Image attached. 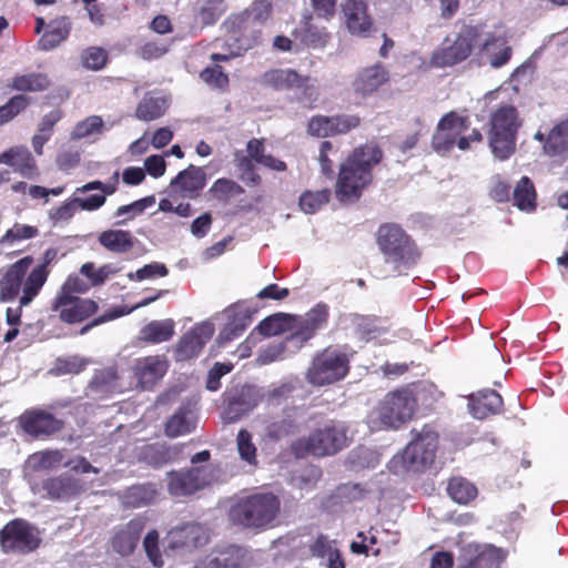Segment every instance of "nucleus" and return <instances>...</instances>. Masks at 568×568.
Returning <instances> with one entry per match:
<instances>
[{
    "instance_id": "nucleus-1",
    "label": "nucleus",
    "mask_w": 568,
    "mask_h": 568,
    "mask_svg": "<svg viewBox=\"0 0 568 568\" xmlns=\"http://www.w3.org/2000/svg\"><path fill=\"white\" fill-rule=\"evenodd\" d=\"M382 151L374 144L357 148L341 164L335 195L342 203H354L372 183L373 168L381 161Z\"/></svg>"
},
{
    "instance_id": "nucleus-2",
    "label": "nucleus",
    "mask_w": 568,
    "mask_h": 568,
    "mask_svg": "<svg viewBox=\"0 0 568 568\" xmlns=\"http://www.w3.org/2000/svg\"><path fill=\"white\" fill-rule=\"evenodd\" d=\"M521 125L519 112L511 104H500L490 113L487 139L496 159L507 160L515 152L517 132Z\"/></svg>"
},
{
    "instance_id": "nucleus-3",
    "label": "nucleus",
    "mask_w": 568,
    "mask_h": 568,
    "mask_svg": "<svg viewBox=\"0 0 568 568\" xmlns=\"http://www.w3.org/2000/svg\"><path fill=\"white\" fill-rule=\"evenodd\" d=\"M280 500L273 494H255L239 499L230 509V519L244 528L268 526L280 513Z\"/></svg>"
},
{
    "instance_id": "nucleus-4",
    "label": "nucleus",
    "mask_w": 568,
    "mask_h": 568,
    "mask_svg": "<svg viewBox=\"0 0 568 568\" xmlns=\"http://www.w3.org/2000/svg\"><path fill=\"white\" fill-rule=\"evenodd\" d=\"M469 129V119L457 112L446 113L438 122L433 135V148L436 152L446 154L456 144L459 150L466 151L474 142H480L481 133L474 129L470 134L464 133Z\"/></svg>"
},
{
    "instance_id": "nucleus-5",
    "label": "nucleus",
    "mask_w": 568,
    "mask_h": 568,
    "mask_svg": "<svg viewBox=\"0 0 568 568\" xmlns=\"http://www.w3.org/2000/svg\"><path fill=\"white\" fill-rule=\"evenodd\" d=\"M348 437L344 424L329 422L313 430L308 436L298 438L293 449L298 457L305 455L326 456L347 446Z\"/></svg>"
},
{
    "instance_id": "nucleus-6",
    "label": "nucleus",
    "mask_w": 568,
    "mask_h": 568,
    "mask_svg": "<svg viewBox=\"0 0 568 568\" xmlns=\"http://www.w3.org/2000/svg\"><path fill=\"white\" fill-rule=\"evenodd\" d=\"M349 354L338 347H327L316 354L306 372L313 386H325L339 382L349 371Z\"/></svg>"
},
{
    "instance_id": "nucleus-7",
    "label": "nucleus",
    "mask_w": 568,
    "mask_h": 568,
    "mask_svg": "<svg viewBox=\"0 0 568 568\" xmlns=\"http://www.w3.org/2000/svg\"><path fill=\"white\" fill-rule=\"evenodd\" d=\"M437 442L438 436L435 432L424 429L407 444L400 455L393 458L390 468L395 473L424 470L435 459Z\"/></svg>"
},
{
    "instance_id": "nucleus-8",
    "label": "nucleus",
    "mask_w": 568,
    "mask_h": 568,
    "mask_svg": "<svg viewBox=\"0 0 568 568\" xmlns=\"http://www.w3.org/2000/svg\"><path fill=\"white\" fill-rule=\"evenodd\" d=\"M415 405V398L409 390L393 392L381 402L372 414L371 422L376 427L397 428L413 416Z\"/></svg>"
},
{
    "instance_id": "nucleus-9",
    "label": "nucleus",
    "mask_w": 568,
    "mask_h": 568,
    "mask_svg": "<svg viewBox=\"0 0 568 568\" xmlns=\"http://www.w3.org/2000/svg\"><path fill=\"white\" fill-rule=\"evenodd\" d=\"M271 10L270 0H256L248 9L231 16L224 26L233 33H240L244 40H253L256 37L257 44L261 32L256 27L262 26L270 18Z\"/></svg>"
},
{
    "instance_id": "nucleus-10",
    "label": "nucleus",
    "mask_w": 568,
    "mask_h": 568,
    "mask_svg": "<svg viewBox=\"0 0 568 568\" xmlns=\"http://www.w3.org/2000/svg\"><path fill=\"white\" fill-rule=\"evenodd\" d=\"M476 34L470 28L463 29L454 39L446 38L430 58L436 68L450 67L467 59L475 45Z\"/></svg>"
},
{
    "instance_id": "nucleus-11",
    "label": "nucleus",
    "mask_w": 568,
    "mask_h": 568,
    "mask_svg": "<svg viewBox=\"0 0 568 568\" xmlns=\"http://www.w3.org/2000/svg\"><path fill=\"white\" fill-rule=\"evenodd\" d=\"M378 245L387 262L408 264L414 260V251L404 231L394 224L378 230Z\"/></svg>"
},
{
    "instance_id": "nucleus-12",
    "label": "nucleus",
    "mask_w": 568,
    "mask_h": 568,
    "mask_svg": "<svg viewBox=\"0 0 568 568\" xmlns=\"http://www.w3.org/2000/svg\"><path fill=\"white\" fill-rule=\"evenodd\" d=\"M39 544L38 531L24 520H12L0 531V545L4 552L27 554Z\"/></svg>"
},
{
    "instance_id": "nucleus-13",
    "label": "nucleus",
    "mask_w": 568,
    "mask_h": 568,
    "mask_svg": "<svg viewBox=\"0 0 568 568\" xmlns=\"http://www.w3.org/2000/svg\"><path fill=\"white\" fill-rule=\"evenodd\" d=\"M263 83L280 91L300 90L306 100H316L318 97L315 81L310 77H302L292 69H275L263 74Z\"/></svg>"
},
{
    "instance_id": "nucleus-14",
    "label": "nucleus",
    "mask_w": 568,
    "mask_h": 568,
    "mask_svg": "<svg viewBox=\"0 0 568 568\" xmlns=\"http://www.w3.org/2000/svg\"><path fill=\"white\" fill-rule=\"evenodd\" d=\"M215 480L212 466L194 467L186 471H173L169 475V491L174 497L187 496Z\"/></svg>"
},
{
    "instance_id": "nucleus-15",
    "label": "nucleus",
    "mask_w": 568,
    "mask_h": 568,
    "mask_svg": "<svg viewBox=\"0 0 568 568\" xmlns=\"http://www.w3.org/2000/svg\"><path fill=\"white\" fill-rule=\"evenodd\" d=\"M357 115L342 114L335 116L314 115L307 124L308 134L316 138H326L335 134H344L359 125Z\"/></svg>"
},
{
    "instance_id": "nucleus-16",
    "label": "nucleus",
    "mask_w": 568,
    "mask_h": 568,
    "mask_svg": "<svg viewBox=\"0 0 568 568\" xmlns=\"http://www.w3.org/2000/svg\"><path fill=\"white\" fill-rule=\"evenodd\" d=\"M32 263L31 257H23L10 265L0 278V300L2 302L14 301L22 292L28 277L27 272Z\"/></svg>"
},
{
    "instance_id": "nucleus-17",
    "label": "nucleus",
    "mask_w": 568,
    "mask_h": 568,
    "mask_svg": "<svg viewBox=\"0 0 568 568\" xmlns=\"http://www.w3.org/2000/svg\"><path fill=\"white\" fill-rule=\"evenodd\" d=\"M168 368L169 363L164 357L155 355L138 358L132 368L136 386L142 389L153 387L163 378Z\"/></svg>"
},
{
    "instance_id": "nucleus-18",
    "label": "nucleus",
    "mask_w": 568,
    "mask_h": 568,
    "mask_svg": "<svg viewBox=\"0 0 568 568\" xmlns=\"http://www.w3.org/2000/svg\"><path fill=\"white\" fill-rule=\"evenodd\" d=\"M255 311L243 302L227 307L223 312L225 324L220 333L221 341H231L239 337L252 323Z\"/></svg>"
},
{
    "instance_id": "nucleus-19",
    "label": "nucleus",
    "mask_w": 568,
    "mask_h": 568,
    "mask_svg": "<svg viewBox=\"0 0 568 568\" xmlns=\"http://www.w3.org/2000/svg\"><path fill=\"white\" fill-rule=\"evenodd\" d=\"M341 7L348 31L357 36H367L373 28L367 0H345Z\"/></svg>"
},
{
    "instance_id": "nucleus-20",
    "label": "nucleus",
    "mask_w": 568,
    "mask_h": 568,
    "mask_svg": "<svg viewBox=\"0 0 568 568\" xmlns=\"http://www.w3.org/2000/svg\"><path fill=\"white\" fill-rule=\"evenodd\" d=\"M214 334V326L211 323L196 325L191 332L185 334L179 342L176 357L179 361H186L200 354L203 346Z\"/></svg>"
},
{
    "instance_id": "nucleus-21",
    "label": "nucleus",
    "mask_w": 568,
    "mask_h": 568,
    "mask_svg": "<svg viewBox=\"0 0 568 568\" xmlns=\"http://www.w3.org/2000/svg\"><path fill=\"white\" fill-rule=\"evenodd\" d=\"M55 250H47L43 255V262L40 265L36 266L28 274V277L23 286V295L20 296V303L22 306H28L40 293V290L42 288L49 276L48 264H50L55 258Z\"/></svg>"
},
{
    "instance_id": "nucleus-22",
    "label": "nucleus",
    "mask_w": 568,
    "mask_h": 568,
    "mask_svg": "<svg viewBox=\"0 0 568 568\" xmlns=\"http://www.w3.org/2000/svg\"><path fill=\"white\" fill-rule=\"evenodd\" d=\"M0 164L11 166L26 179H34L39 170L33 155L26 146H12L0 154Z\"/></svg>"
},
{
    "instance_id": "nucleus-23",
    "label": "nucleus",
    "mask_w": 568,
    "mask_h": 568,
    "mask_svg": "<svg viewBox=\"0 0 568 568\" xmlns=\"http://www.w3.org/2000/svg\"><path fill=\"white\" fill-rule=\"evenodd\" d=\"M145 528V519L136 517L119 528L112 539L113 549L121 556H129L139 544L140 536Z\"/></svg>"
},
{
    "instance_id": "nucleus-24",
    "label": "nucleus",
    "mask_w": 568,
    "mask_h": 568,
    "mask_svg": "<svg viewBox=\"0 0 568 568\" xmlns=\"http://www.w3.org/2000/svg\"><path fill=\"white\" fill-rule=\"evenodd\" d=\"M389 80L386 68L379 63L362 69L353 81V90L363 97L372 95Z\"/></svg>"
},
{
    "instance_id": "nucleus-25",
    "label": "nucleus",
    "mask_w": 568,
    "mask_h": 568,
    "mask_svg": "<svg viewBox=\"0 0 568 568\" xmlns=\"http://www.w3.org/2000/svg\"><path fill=\"white\" fill-rule=\"evenodd\" d=\"M20 423L26 433L33 437L49 436L61 428V422L42 410L24 413Z\"/></svg>"
},
{
    "instance_id": "nucleus-26",
    "label": "nucleus",
    "mask_w": 568,
    "mask_h": 568,
    "mask_svg": "<svg viewBox=\"0 0 568 568\" xmlns=\"http://www.w3.org/2000/svg\"><path fill=\"white\" fill-rule=\"evenodd\" d=\"M81 479L71 476H58L43 483V490L50 499L69 500L85 490Z\"/></svg>"
},
{
    "instance_id": "nucleus-27",
    "label": "nucleus",
    "mask_w": 568,
    "mask_h": 568,
    "mask_svg": "<svg viewBox=\"0 0 568 568\" xmlns=\"http://www.w3.org/2000/svg\"><path fill=\"white\" fill-rule=\"evenodd\" d=\"M97 302L90 298L70 297L65 305H59L58 297L53 303V310L59 312V317L69 324L78 323L98 311Z\"/></svg>"
},
{
    "instance_id": "nucleus-28",
    "label": "nucleus",
    "mask_w": 568,
    "mask_h": 568,
    "mask_svg": "<svg viewBox=\"0 0 568 568\" xmlns=\"http://www.w3.org/2000/svg\"><path fill=\"white\" fill-rule=\"evenodd\" d=\"M468 408L473 417L484 419L501 412L503 398L493 389H483L469 396Z\"/></svg>"
},
{
    "instance_id": "nucleus-29",
    "label": "nucleus",
    "mask_w": 568,
    "mask_h": 568,
    "mask_svg": "<svg viewBox=\"0 0 568 568\" xmlns=\"http://www.w3.org/2000/svg\"><path fill=\"white\" fill-rule=\"evenodd\" d=\"M464 556L469 568H498L506 555L491 545H469Z\"/></svg>"
},
{
    "instance_id": "nucleus-30",
    "label": "nucleus",
    "mask_w": 568,
    "mask_h": 568,
    "mask_svg": "<svg viewBox=\"0 0 568 568\" xmlns=\"http://www.w3.org/2000/svg\"><path fill=\"white\" fill-rule=\"evenodd\" d=\"M261 400L260 392L254 386L245 385L241 387L236 396H232L226 408V417L230 422L237 420L240 417L252 410Z\"/></svg>"
},
{
    "instance_id": "nucleus-31",
    "label": "nucleus",
    "mask_w": 568,
    "mask_h": 568,
    "mask_svg": "<svg viewBox=\"0 0 568 568\" xmlns=\"http://www.w3.org/2000/svg\"><path fill=\"white\" fill-rule=\"evenodd\" d=\"M205 183L206 175L203 169L190 165L172 180L171 186L179 189L183 196L193 199L197 196Z\"/></svg>"
},
{
    "instance_id": "nucleus-32",
    "label": "nucleus",
    "mask_w": 568,
    "mask_h": 568,
    "mask_svg": "<svg viewBox=\"0 0 568 568\" xmlns=\"http://www.w3.org/2000/svg\"><path fill=\"white\" fill-rule=\"evenodd\" d=\"M544 153L559 161L568 160V119L556 124L547 134Z\"/></svg>"
},
{
    "instance_id": "nucleus-33",
    "label": "nucleus",
    "mask_w": 568,
    "mask_h": 568,
    "mask_svg": "<svg viewBox=\"0 0 568 568\" xmlns=\"http://www.w3.org/2000/svg\"><path fill=\"white\" fill-rule=\"evenodd\" d=\"M99 243L112 253L122 254L134 246V239L130 232L123 230H108L98 237Z\"/></svg>"
},
{
    "instance_id": "nucleus-34",
    "label": "nucleus",
    "mask_w": 568,
    "mask_h": 568,
    "mask_svg": "<svg viewBox=\"0 0 568 568\" xmlns=\"http://www.w3.org/2000/svg\"><path fill=\"white\" fill-rule=\"evenodd\" d=\"M195 427V417L187 406L179 408L165 424L169 437H179L191 433Z\"/></svg>"
},
{
    "instance_id": "nucleus-35",
    "label": "nucleus",
    "mask_w": 568,
    "mask_h": 568,
    "mask_svg": "<svg viewBox=\"0 0 568 568\" xmlns=\"http://www.w3.org/2000/svg\"><path fill=\"white\" fill-rule=\"evenodd\" d=\"M71 23L67 17H60L50 22L48 31L41 37L39 44L43 50H52L67 39Z\"/></svg>"
},
{
    "instance_id": "nucleus-36",
    "label": "nucleus",
    "mask_w": 568,
    "mask_h": 568,
    "mask_svg": "<svg viewBox=\"0 0 568 568\" xmlns=\"http://www.w3.org/2000/svg\"><path fill=\"white\" fill-rule=\"evenodd\" d=\"M311 550L313 556L325 560L327 568H345V564L333 540L321 536L315 540Z\"/></svg>"
},
{
    "instance_id": "nucleus-37",
    "label": "nucleus",
    "mask_w": 568,
    "mask_h": 568,
    "mask_svg": "<svg viewBox=\"0 0 568 568\" xmlns=\"http://www.w3.org/2000/svg\"><path fill=\"white\" fill-rule=\"evenodd\" d=\"M201 527L197 525H185L183 527L172 529L168 535V547L179 549L193 547L200 542Z\"/></svg>"
},
{
    "instance_id": "nucleus-38",
    "label": "nucleus",
    "mask_w": 568,
    "mask_h": 568,
    "mask_svg": "<svg viewBox=\"0 0 568 568\" xmlns=\"http://www.w3.org/2000/svg\"><path fill=\"white\" fill-rule=\"evenodd\" d=\"M63 455L60 450H41L28 457L24 471L51 470L61 465Z\"/></svg>"
},
{
    "instance_id": "nucleus-39",
    "label": "nucleus",
    "mask_w": 568,
    "mask_h": 568,
    "mask_svg": "<svg viewBox=\"0 0 568 568\" xmlns=\"http://www.w3.org/2000/svg\"><path fill=\"white\" fill-rule=\"evenodd\" d=\"M175 323L171 318L152 321L141 329V338L158 344L169 341L174 334Z\"/></svg>"
},
{
    "instance_id": "nucleus-40",
    "label": "nucleus",
    "mask_w": 568,
    "mask_h": 568,
    "mask_svg": "<svg viewBox=\"0 0 568 568\" xmlns=\"http://www.w3.org/2000/svg\"><path fill=\"white\" fill-rule=\"evenodd\" d=\"M168 108V101L163 97L146 95L138 104L135 116L141 121H153L162 116Z\"/></svg>"
},
{
    "instance_id": "nucleus-41",
    "label": "nucleus",
    "mask_w": 568,
    "mask_h": 568,
    "mask_svg": "<svg viewBox=\"0 0 568 568\" xmlns=\"http://www.w3.org/2000/svg\"><path fill=\"white\" fill-rule=\"evenodd\" d=\"M215 564H220L221 568H242L250 560L247 550L240 546H229L226 548L215 550Z\"/></svg>"
},
{
    "instance_id": "nucleus-42",
    "label": "nucleus",
    "mask_w": 568,
    "mask_h": 568,
    "mask_svg": "<svg viewBox=\"0 0 568 568\" xmlns=\"http://www.w3.org/2000/svg\"><path fill=\"white\" fill-rule=\"evenodd\" d=\"M49 85V78L42 73L16 75L11 81V88L17 91L38 92L48 89Z\"/></svg>"
},
{
    "instance_id": "nucleus-43",
    "label": "nucleus",
    "mask_w": 568,
    "mask_h": 568,
    "mask_svg": "<svg viewBox=\"0 0 568 568\" xmlns=\"http://www.w3.org/2000/svg\"><path fill=\"white\" fill-rule=\"evenodd\" d=\"M448 495L457 504H467L477 496L476 487L462 477H454L449 480L447 487Z\"/></svg>"
},
{
    "instance_id": "nucleus-44",
    "label": "nucleus",
    "mask_w": 568,
    "mask_h": 568,
    "mask_svg": "<svg viewBox=\"0 0 568 568\" xmlns=\"http://www.w3.org/2000/svg\"><path fill=\"white\" fill-rule=\"evenodd\" d=\"M515 205L521 211H531L535 209L536 192L531 181L524 176L516 184L514 190Z\"/></svg>"
},
{
    "instance_id": "nucleus-45",
    "label": "nucleus",
    "mask_w": 568,
    "mask_h": 568,
    "mask_svg": "<svg viewBox=\"0 0 568 568\" xmlns=\"http://www.w3.org/2000/svg\"><path fill=\"white\" fill-rule=\"evenodd\" d=\"M296 318L287 314H275L263 320L257 329L264 336H274L288 329Z\"/></svg>"
},
{
    "instance_id": "nucleus-46",
    "label": "nucleus",
    "mask_w": 568,
    "mask_h": 568,
    "mask_svg": "<svg viewBox=\"0 0 568 568\" xmlns=\"http://www.w3.org/2000/svg\"><path fill=\"white\" fill-rule=\"evenodd\" d=\"M331 197V191L324 189L321 191H306L300 197V207L306 214H313L323 205L327 204Z\"/></svg>"
},
{
    "instance_id": "nucleus-47",
    "label": "nucleus",
    "mask_w": 568,
    "mask_h": 568,
    "mask_svg": "<svg viewBox=\"0 0 568 568\" xmlns=\"http://www.w3.org/2000/svg\"><path fill=\"white\" fill-rule=\"evenodd\" d=\"M118 271L119 268L112 264H104L101 267L95 268L92 262L84 263L80 267V273L90 281L89 285L91 286L102 285L109 276L115 274Z\"/></svg>"
},
{
    "instance_id": "nucleus-48",
    "label": "nucleus",
    "mask_w": 568,
    "mask_h": 568,
    "mask_svg": "<svg viewBox=\"0 0 568 568\" xmlns=\"http://www.w3.org/2000/svg\"><path fill=\"white\" fill-rule=\"evenodd\" d=\"M89 287L90 285L78 275H70L57 295L59 305H65L70 297H75L74 293H85Z\"/></svg>"
},
{
    "instance_id": "nucleus-49",
    "label": "nucleus",
    "mask_w": 568,
    "mask_h": 568,
    "mask_svg": "<svg viewBox=\"0 0 568 568\" xmlns=\"http://www.w3.org/2000/svg\"><path fill=\"white\" fill-rule=\"evenodd\" d=\"M226 4L224 0H206L199 8L197 17L203 24H214L225 12Z\"/></svg>"
},
{
    "instance_id": "nucleus-50",
    "label": "nucleus",
    "mask_w": 568,
    "mask_h": 568,
    "mask_svg": "<svg viewBox=\"0 0 568 568\" xmlns=\"http://www.w3.org/2000/svg\"><path fill=\"white\" fill-rule=\"evenodd\" d=\"M30 103V99L23 94L12 97L4 105L0 106V126L13 120Z\"/></svg>"
},
{
    "instance_id": "nucleus-51",
    "label": "nucleus",
    "mask_w": 568,
    "mask_h": 568,
    "mask_svg": "<svg viewBox=\"0 0 568 568\" xmlns=\"http://www.w3.org/2000/svg\"><path fill=\"white\" fill-rule=\"evenodd\" d=\"M237 453L242 460L250 465H256V447L251 433L241 429L236 436Z\"/></svg>"
},
{
    "instance_id": "nucleus-52",
    "label": "nucleus",
    "mask_w": 568,
    "mask_h": 568,
    "mask_svg": "<svg viewBox=\"0 0 568 568\" xmlns=\"http://www.w3.org/2000/svg\"><path fill=\"white\" fill-rule=\"evenodd\" d=\"M154 203L153 196H148L141 200H138L131 204L123 205L116 209L114 213V217L125 216L123 220L116 222L118 225L124 224L126 221L132 220L136 215L141 214L146 207L151 206Z\"/></svg>"
},
{
    "instance_id": "nucleus-53",
    "label": "nucleus",
    "mask_w": 568,
    "mask_h": 568,
    "mask_svg": "<svg viewBox=\"0 0 568 568\" xmlns=\"http://www.w3.org/2000/svg\"><path fill=\"white\" fill-rule=\"evenodd\" d=\"M243 192V189L232 180L219 179L216 180L211 189L210 193L219 201H227L231 197L239 195Z\"/></svg>"
},
{
    "instance_id": "nucleus-54",
    "label": "nucleus",
    "mask_w": 568,
    "mask_h": 568,
    "mask_svg": "<svg viewBox=\"0 0 568 568\" xmlns=\"http://www.w3.org/2000/svg\"><path fill=\"white\" fill-rule=\"evenodd\" d=\"M356 328L361 338L366 342L378 338H381L383 342L389 341L383 337L386 334V329L382 326H378L375 320L361 317L356 322Z\"/></svg>"
},
{
    "instance_id": "nucleus-55",
    "label": "nucleus",
    "mask_w": 568,
    "mask_h": 568,
    "mask_svg": "<svg viewBox=\"0 0 568 568\" xmlns=\"http://www.w3.org/2000/svg\"><path fill=\"white\" fill-rule=\"evenodd\" d=\"M37 235H38L37 227L17 223L4 233V235L1 237L0 242L2 244L12 245L16 242L29 240V239L36 237Z\"/></svg>"
},
{
    "instance_id": "nucleus-56",
    "label": "nucleus",
    "mask_w": 568,
    "mask_h": 568,
    "mask_svg": "<svg viewBox=\"0 0 568 568\" xmlns=\"http://www.w3.org/2000/svg\"><path fill=\"white\" fill-rule=\"evenodd\" d=\"M103 120L98 115H92L79 122L72 131L73 139H84L101 133Z\"/></svg>"
},
{
    "instance_id": "nucleus-57",
    "label": "nucleus",
    "mask_w": 568,
    "mask_h": 568,
    "mask_svg": "<svg viewBox=\"0 0 568 568\" xmlns=\"http://www.w3.org/2000/svg\"><path fill=\"white\" fill-rule=\"evenodd\" d=\"M81 61L84 68L98 71L106 64L108 54L101 48L91 47L83 51Z\"/></svg>"
},
{
    "instance_id": "nucleus-58",
    "label": "nucleus",
    "mask_w": 568,
    "mask_h": 568,
    "mask_svg": "<svg viewBox=\"0 0 568 568\" xmlns=\"http://www.w3.org/2000/svg\"><path fill=\"white\" fill-rule=\"evenodd\" d=\"M144 551L154 567H162L163 559L159 549V532L150 530L143 540Z\"/></svg>"
},
{
    "instance_id": "nucleus-59",
    "label": "nucleus",
    "mask_w": 568,
    "mask_h": 568,
    "mask_svg": "<svg viewBox=\"0 0 568 568\" xmlns=\"http://www.w3.org/2000/svg\"><path fill=\"white\" fill-rule=\"evenodd\" d=\"M168 275V268L164 264L161 263H151L144 265L142 268H139L135 273H129L128 277L131 281H144L153 277H164Z\"/></svg>"
},
{
    "instance_id": "nucleus-60",
    "label": "nucleus",
    "mask_w": 568,
    "mask_h": 568,
    "mask_svg": "<svg viewBox=\"0 0 568 568\" xmlns=\"http://www.w3.org/2000/svg\"><path fill=\"white\" fill-rule=\"evenodd\" d=\"M326 317L327 311L325 306H317L308 312L303 320V325L307 331L303 333L304 338H308L326 321Z\"/></svg>"
},
{
    "instance_id": "nucleus-61",
    "label": "nucleus",
    "mask_w": 568,
    "mask_h": 568,
    "mask_svg": "<svg viewBox=\"0 0 568 568\" xmlns=\"http://www.w3.org/2000/svg\"><path fill=\"white\" fill-rule=\"evenodd\" d=\"M200 77L206 84L213 88L224 89L229 84V77L219 65L205 68Z\"/></svg>"
},
{
    "instance_id": "nucleus-62",
    "label": "nucleus",
    "mask_w": 568,
    "mask_h": 568,
    "mask_svg": "<svg viewBox=\"0 0 568 568\" xmlns=\"http://www.w3.org/2000/svg\"><path fill=\"white\" fill-rule=\"evenodd\" d=\"M90 359L80 356H70L68 358L59 359L55 371L60 374H78L85 368Z\"/></svg>"
},
{
    "instance_id": "nucleus-63",
    "label": "nucleus",
    "mask_w": 568,
    "mask_h": 568,
    "mask_svg": "<svg viewBox=\"0 0 568 568\" xmlns=\"http://www.w3.org/2000/svg\"><path fill=\"white\" fill-rule=\"evenodd\" d=\"M232 364L226 363H215V365L211 368L207 376L206 387L210 390H216L220 387V378L225 374L230 373L232 369Z\"/></svg>"
},
{
    "instance_id": "nucleus-64",
    "label": "nucleus",
    "mask_w": 568,
    "mask_h": 568,
    "mask_svg": "<svg viewBox=\"0 0 568 568\" xmlns=\"http://www.w3.org/2000/svg\"><path fill=\"white\" fill-rule=\"evenodd\" d=\"M337 0H311L312 8L318 18L331 20L336 11Z\"/></svg>"
}]
</instances>
